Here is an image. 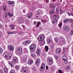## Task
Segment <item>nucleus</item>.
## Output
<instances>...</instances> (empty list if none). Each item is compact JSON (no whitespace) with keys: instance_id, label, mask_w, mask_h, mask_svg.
I'll use <instances>...</instances> for the list:
<instances>
[{"instance_id":"f257e3e1","label":"nucleus","mask_w":73,"mask_h":73,"mask_svg":"<svg viewBox=\"0 0 73 73\" xmlns=\"http://www.w3.org/2000/svg\"><path fill=\"white\" fill-rule=\"evenodd\" d=\"M5 56V57L7 60H9L11 58V57H12V54L10 53H7L6 54H5L4 56Z\"/></svg>"},{"instance_id":"f03ea898","label":"nucleus","mask_w":73,"mask_h":73,"mask_svg":"<svg viewBox=\"0 0 73 73\" xmlns=\"http://www.w3.org/2000/svg\"><path fill=\"white\" fill-rule=\"evenodd\" d=\"M36 48V46L35 44H31L29 47L30 49L31 52L34 51L35 50Z\"/></svg>"},{"instance_id":"7ed1b4c3","label":"nucleus","mask_w":73,"mask_h":73,"mask_svg":"<svg viewBox=\"0 0 73 73\" xmlns=\"http://www.w3.org/2000/svg\"><path fill=\"white\" fill-rule=\"evenodd\" d=\"M21 71L23 73H27L28 72V69L26 67H23L21 69Z\"/></svg>"},{"instance_id":"20e7f679","label":"nucleus","mask_w":73,"mask_h":73,"mask_svg":"<svg viewBox=\"0 0 73 73\" xmlns=\"http://www.w3.org/2000/svg\"><path fill=\"white\" fill-rule=\"evenodd\" d=\"M49 19L48 18H44L43 19H42L41 20V21L42 23H45L47 21H48Z\"/></svg>"},{"instance_id":"39448f33","label":"nucleus","mask_w":73,"mask_h":73,"mask_svg":"<svg viewBox=\"0 0 73 73\" xmlns=\"http://www.w3.org/2000/svg\"><path fill=\"white\" fill-rule=\"evenodd\" d=\"M8 48L9 50L13 51L14 50V49H15V47L11 45H10L8 46Z\"/></svg>"},{"instance_id":"423d86ee","label":"nucleus","mask_w":73,"mask_h":73,"mask_svg":"<svg viewBox=\"0 0 73 73\" xmlns=\"http://www.w3.org/2000/svg\"><path fill=\"white\" fill-rule=\"evenodd\" d=\"M47 38V41L50 42L53 41V39H52V37H51V35L49 36H48Z\"/></svg>"},{"instance_id":"0eeeda50","label":"nucleus","mask_w":73,"mask_h":73,"mask_svg":"<svg viewBox=\"0 0 73 73\" xmlns=\"http://www.w3.org/2000/svg\"><path fill=\"white\" fill-rule=\"evenodd\" d=\"M39 43L40 44L41 46H43V45L45 44V40L44 39L42 40H40L39 41Z\"/></svg>"},{"instance_id":"6e6552de","label":"nucleus","mask_w":73,"mask_h":73,"mask_svg":"<svg viewBox=\"0 0 73 73\" xmlns=\"http://www.w3.org/2000/svg\"><path fill=\"white\" fill-rule=\"evenodd\" d=\"M59 44H64L65 43V40L64 39L62 38L60 39L59 42Z\"/></svg>"},{"instance_id":"1a4fd4ad","label":"nucleus","mask_w":73,"mask_h":73,"mask_svg":"<svg viewBox=\"0 0 73 73\" xmlns=\"http://www.w3.org/2000/svg\"><path fill=\"white\" fill-rule=\"evenodd\" d=\"M64 28L65 31H70V28L67 26L64 25Z\"/></svg>"},{"instance_id":"9d476101","label":"nucleus","mask_w":73,"mask_h":73,"mask_svg":"<svg viewBox=\"0 0 73 73\" xmlns=\"http://www.w3.org/2000/svg\"><path fill=\"white\" fill-rule=\"evenodd\" d=\"M38 38L40 39L39 40H42L44 39V36L42 35H40L38 37Z\"/></svg>"},{"instance_id":"9b49d317","label":"nucleus","mask_w":73,"mask_h":73,"mask_svg":"<svg viewBox=\"0 0 73 73\" xmlns=\"http://www.w3.org/2000/svg\"><path fill=\"white\" fill-rule=\"evenodd\" d=\"M45 65L44 63H42V64L41 66L40 67V70L42 71L43 70V69L45 68Z\"/></svg>"},{"instance_id":"f8f14e48","label":"nucleus","mask_w":73,"mask_h":73,"mask_svg":"<svg viewBox=\"0 0 73 73\" xmlns=\"http://www.w3.org/2000/svg\"><path fill=\"white\" fill-rule=\"evenodd\" d=\"M40 64V59L37 58L36 62V65H39Z\"/></svg>"},{"instance_id":"ddd939ff","label":"nucleus","mask_w":73,"mask_h":73,"mask_svg":"<svg viewBox=\"0 0 73 73\" xmlns=\"http://www.w3.org/2000/svg\"><path fill=\"white\" fill-rule=\"evenodd\" d=\"M50 8H52V9H54L56 8V5L53 4H50Z\"/></svg>"},{"instance_id":"4468645a","label":"nucleus","mask_w":73,"mask_h":73,"mask_svg":"<svg viewBox=\"0 0 73 73\" xmlns=\"http://www.w3.org/2000/svg\"><path fill=\"white\" fill-rule=\"evenodd\" d=\"M41 52V50L38 49H37L36 51V53L37 55L38 56L40 55V53Z\"/></svg>"},{"instance_id":"2eb2a0df","label":"nucleus","mask_w":73,"mask_h":73,"mask_svg":"<svg viewBox=\"0 0 73 73\" xmlns=\"http://www.w3.org/2000/svg\"><path fill=\"white\" fill-rule=\"evenodd\" d=\"M24 18H20L18 19V21L19 23H21V22L23 23L22 21H24Z\"/></svg>"},{"instance_id":"dca6fc26","label":"nucleus","mask_w":73,"mask_h":73,"mask_svg":"<svg viewBox=\"0 0 73 73\" xmlns=\"http://www.w3.org/2000/svg\"><path fill=\"white\" fill-rule=\"evenodd\" d=\"M62 50L61 48H57L56 50V53H58V54H59L61 51Z\"/></svg>"},{"instance_id":"f3484780","label":"nucleus","mask_w":73,"mask_h":73,"mask_svg":"<svg viewBox=\"0 0 73 73\" xmlns=\"http://www.w3.org/2000/svg\"><path fill=\"white\" fill-rule=\"evenodd\" d=\"M70 19H64L63 21V23H70Z\"/></svg>"},{"instance_id":"a211bd4d","label":"nucleus","mask_w":73,"mask_h":73,"mask_svg":"<svg viewBox=\"0 0 73 73\" xmlns=\"http://www.w3.org/2000/svg\"><path fill=\"white\" fill-rule=\"evenodd\" d=\"M33 62V60H30L28 61V64L29 65H32Z\"/></svg>"},{"instance_id":"6ab92c4d","label":"nucleus","mask_w":73,"mask_h":73,"mask_svg":"<svg viewBox=\"0 0 73 73\" xmlns=\"http://www.w3.org/2000/svg\"><path fill=\"white\" fill-rule=\"evenodd\" d=\"M17 58L16 57H15L13 60V62L14 64H16L17 63Z\"/></svg>"},{"instance_id":"aec40b11","label":"nucleus","mask_w":73,"mask_h":73,"mask_svg":"<svg viewBox=\"0 0 73 73\" xmlns=\"http://www.w3.org/2000/svg\"><path fill=\"white\" fill-rule=\"evenodd\" d=\"M3 9L5 11H7V7L6 5H4L3 6Z\"/></svg>"},{"instance_id":"412c9836","label":"nucleus","mask_w":73,"mask_h":73,"mask_svg":"<svg viewBox=\"0 0 73 73\" xmlns=\"http://www.w3.org/2000/svg\"><path fill=\"white\" fill-rule=\"evenodd\" d=\"M61 10V8L59 7H58L56 8V12H57L58 13H59V11H60Z\"/></svg>"},{"instance_id":"4be33fe9","label":"nucleus","mask_w":73,"mask_h":73,"mask_svg":"<svg viewBox=\"0 0 73 73\" xmlns=\"http://www.w3.org/2000/svg\"><path fill=\"white\" fill-rule=\"evenodd\" d=\"M38 15H40V14H42V11L41 10H39L38 11Z\"/></svg>"},{"instance_id":"5701e85b","label":"nucleus","mask_w":73,"mask_h":73,"mask_svg":"<svg viewBox=\"0 0 73 73\" xmlns=\"http://www.w3.org/2000/svg\"><path fill=\"white\" fill-rule=\"evenodd\" d=\"M62 59H63L64 61H65V60H67L68 58L66 56H64L62 57Z\"/></svg>"},{"instance_id":"b1692460","label":"nucleus","mask_w":73,"mask_h":73,"mask_svg":"<svg viewBox=\"0 0 73 73\" xmlns=\"http://www.w3.org/2000/svg\"><path fill=\"white\" fill-rule=\"evenodd\" d=\"M28 15L27 16V17L28 18H29V19L31 18V17H32V13H29Z\"/></svg>"},{"instance_id":"393cba45","label":"nucleus","mask_w":73,"mask_h":73,"mask_svg":"<svg viewBox=\"0 0 73 73\" xmlns=\"http://www.w3.org/2000/svg\"><path fill=\"white\" fill-rule=\"evenodd\" d=\"M54 11H55L54 9L50 10L49 11L50 14V15H53V14L54 13Z\"/></svg>"},{"instance_id":"a878e982","label":"nucleus","mask_w":73,"mask_h":73,"mask_svg":"<svg viewBox=\"0 0 73 73\" xmlns=\"http://www.w3.org/2000/svg\"><path fill=\"white\" fill-rule=\"evenodd\" d=\"M9 64L10 65L11 67H13L14 66L13 64V63H12L11 61H9Z\"/></svg>"},{"instance_id":"bb28decb","label":"nucleus","mask_w":73,"mask_h":73,"mask_svg":"<svg viewBox=\"0 0 73 73\" xmlns=\"http://www.w3.org/2000/svg\"><path fill=\"white\" fill-rule=\"evenodd\" d=\"M8 3L10 5H12L14 4V1H8Z\"/></svg>"},{"instance_id":"cd10ccee","label":"nucleus","mask_w":73,"mask_h":73,"mask_svg":"<svg viewBox=\"0 0 73 73\" xmlns=\"http://www.w3.org/2000/svg\"><path fill=\"white\" fill-rule=\"evenodd\" d=\"M57 23V19H54L52 21V24H54V23Z\"/></svg>"},{"instance_id":"c85d7f7f","label":"nucleus","mask_w":73,"mask_h":73,"mask_svg":"<svg viewBox=\"0 0 73 73\" xmlns=\"http://www.w3.org/2000/svg\"><path fill=\"white\" fill-rule=\"evenodd\" d=\"M31 56L32 57H36V54L33 53H31Z\"/></svg>"},{"instance_id":"c756f323","label":"nucleus","mask_w":73,"mask_h":73,"mask_svg":"<svg viewBox=\"0 0 73 73\" xmlns=\"http://www.w3.org/2000/svg\"><path fill=\"white\" fill-rule=\"evenodd\" d=\"M45 49L46 52H47L48 51V49H49V47H48V46H45Z\"/></svg>"},{"instance_id":"7c9ffc66","label":"nucleus","mask_w":73,"mask_h":73,"mask_svg":"<svg viewBox=\"0 0 73 73\" xmlns=\"http://www.w3.org/2000/svg\"><path fill=\"white\" fill-rule=\"evenodd\" d=\"M4 72L5 73H8V70L7 68H5L4 69Z\"/></svg>"},{"instance_id":"2f4dec72","label":"nucleus","mask_w":73,"mask_h":73,"mask_svg":"<svg viewBox=\"0 0 73 73\" xmlns=\"http://www.w3.org/2000/svg\"><path fill=\"white\" fill-rule=\"evenodd\" d=\"M48 60L49 61H53V59H52V57L48 58Z\"/></svg>"},{"instance_id":"473e14b6","label":"nucleus","mask_w":73,"mask_h":73,"mask_svg":"<svg viewBox=\"0 0 73 73\" xmlns=\"http://www.w3.org/2000/svg\"><path fill=\"white\" fill-rule=\"evenodd\" d=\"M56 73H62V72L61 70L59 69L57 71Z\"/></svg>"},{"instance_id":"72a5a7b5","label":"nucleus","mask_w":73,"mask_h":73,"mask_svg":"<svg viewBox=\"0 0 73 73\" xmlns=\"http://www.w3.org/2000/svg\"><path fill=\"white\" fill-rule=\"evenodd\" d=\"M10 27H11V29H14L15 28V25H11L10 26Z\"/></svg>"},{"instance_id":"f704fd0d","label":"nucleus","mask_w":73,"mask_h":73,"mask_svg":"<svg viewBox=\"0 0 73 73\" xmlns=\"http://www.w3.org/2000/svg\"><path fill=\"white\" fill-rule=\"evenodd\" d=\"M15 69L17 70H19V69H20V66L18 65L17 66H16L15 67Z\"/></svg>"},{"instance_id":"c9c22d12","label":"nucleus","mask_w":73,"mask_h":73,"mask_svg":"<svg viewBox=\"0 0 73 73\" xmlns=\"http://www.w3.org/2000/svg\"><path fill=\"white\" fill-rule=\"evenodd\" d=\"M54 19H56V20H57V19H58V16H57V15H54Z\"/></svg>"},{"instance_id":"e433bc0d","label":"nucleus","mask_w":73,"mask_h":73,"mask_svg":"<svg viewBox=\"0 0 73 73\" xmlns=\"http://www.w3.org/2000/svg\"><path fill=\"white\" fill-rule=\"evenodd\" d=\"M8 15L9 17H12V16H13V14H12L10 12H9L8 13Z\"/></svg>"},{"instance_id":"4c0bfd02","label":"nucleus","mask_w":73,"mask_h":73,"mask_svg":"<svg viewBox=\"0 0 73 73\" xmlns=\"http://www.w3.org/2000/svg\"><path fill=\"white\" fill-rule=\"evenodd\" d=\"M3 49H2V48H0V54H1V53H3Z\"/></svg>"},{"instance_id":"58836bf2","label":"nucleus","mask_w":73,"mask_h":73,"mask_svg":"<svg viewBox=\"0 0 73 73\" xmlns=\"http://www.w3.org/2000/svg\"><path fill=\"white\" fill-rule=\"evenodd\" d=\"M54 40H55V41L56 42H57L58 41V39L57 38H54Z\"/></svg>"},{"instance_id":"ea45409f","label":"nucleus","mask_w":73,"mask_h":73,"mask_svg":"<svg viewBox=\"0 0 73 73\" xmlns=\"http://www.w3.org/2000/svg\"><path fill=\"white\" fill-rule=\"evenodd\" d=\"M52 63H53V61H49L48 62V64L50 65H52Z\"/></svg>"},{"instance_id":"a19ab883","label":"nucleus","mask_w":73,"mask_h":73,"mask_svg":"<svg viewBox=\"0 0 73 73\" xmlns=\"http://www.w3.org/2000/svg\"><path fill=\"white\" fill-rule=\"evenodd\" d=\"M41 24V22H38L37 24L36 25V27H39V25Z\"/></svg>"},{"instance_id":"79ce46f5","label":"nucleus","mask_w":73,"mask_h":73,"mask_svg":"<svg viewBox=\"0 0 73 73\" xmlns=\"http://www.w3.org/2000/svg\"><path fill=\"white\" fill-rule=\"evenodd\" d=\"M25 23L26 24H28L29 23V20L28 19H27L25 21Z\"/></svg>"},{"instance_id":"37998d69","label":"nucleus","mask_w":73,"mask_h":73,"mask_svg":"<svg viewBox=\"0 0 73 73\" xmlns=\"http://www.w3.org/2000/svg\"><path fill=\"white\" fill-rule=\"evenodd\" d=\"M22 53H23V51H20V52H19L17 54V55H21V54Z\"/></svg>"},{"instance_id":"c03bdc74","label":"nucleus","mask_w":73,"mask_h":73,"mask_svg":"<svg viewBox=\"0 0 73 73\" xmlns=\"http://www.w3.org/2000/svg\"><path fill=\"white\" fill-rule=\"evenodd\" d=\"M68 48L65 47L63 48V50L64 51H65V50H68Z\"/></svg>"},{"instance_id":"a18cd8bd","label":"nucleus","mask_w":73,"mask_h":73,"mask_svg":"<svg viewBox=\"0 0 73 73\" xmlns=\"http://www.w3.org/2000/svg\"><path fill=\"white\" fill-rule=\"evenodd\" d=\"M62 23H60L58 26L60 27V28H61V27H62Z\"/></svg>"},{"instance_id":"49530a36","label":"nucleus","mask_w":73,"mask_h":73,"mask_svg":"<svg viewBox=\"0 0 73 73\" xmlns=\"http://www.w3.org/2000/svg\"><path fill=\"white\" fill-rule=\"evenodd\" d=\"M15 70H12L10 72V73H15Z\"/></svg>"},{"instance_id":"de8ad7c7","label":"nucleus","mask_w":73,"mask_h":73,"mask_svg":"<svg viewBox=\"0 0 73 73\" xmlns=\"http://www.w3.org/2000/svg\"><path fill=\"white\" fill-rule=\"evenodd\" d=\"M18 50L19 51H20V52H21V51H23V50L22 49V48H19Z\"/></svg>"},{"instance_id":"09e8293b","label":"nucleus","mask_w":73,"mask_h":73,"mask_svg":"<svg viewBox=\"0 0 73 73\" xmlns=\"http://www.w3.org/2000/svg\"><path fill=\"white\" fill-rule=\"evenodd\" d=\"M51 48L52 49H53L54 48V46H53V45H51Z\"/></svg>"},{"instance_id":"8fccbe9b","label":"nucleus","mask_w":73,"mask_h":73,"mask_svg":"<svg viewBox=\"0 0 73 73\" xmlns=\"http://www.w3.org/2000/svg\"><path fill=\"white\" fill-rule=\"evenodd\" d=\"M26 41L27 42V43L28 44H30V43H31V41H30V40H26Z\"/></svg>"},{"instance_id":"3c124183","label":"nucleus","mask_w":73,"mask_h":73,"mask_svg":"<svg viewBox=\"0 0 73 73\" xmlns=\"http://www.w3.org/2000/svg\"><path fill=\"white\" fill-rule=\"evenodd\" d=\"M59 12H60V15H61L63 13V12L62 11V10H60L59 11Z\"/></svg>"},{"instance_id":"603ef678","label":"nucleus","mask_w":73,"mask_h":73,"mask_svg":"<svg viewBox=\"0 0 73 73\" xmlns=\"http://www.w3.org/2000/svg\"><path fill=\"white\" fill-rule=\"evenodd\" d=\"M13 34H16V33L14 31L11 32V35H12Z\"/></svg>"},{"instance_id":"864d4df0","label":"nucleus","mask_w":73,"mask_h":73,"mask_svg":"<svg viewBox=\"0 0 73 73\" xmlns=\"http://www.w3.org/2000/svg\"><path fill=\"white\" fill-rule=\"evenodd\" d=\"M64 63L65 64H66L68 63V61H67V60H64Z\"/></svg>"},{"instance_id":"5fc2aeb1","label":"nucleus","mask_w":73,"mask_h":73,"mask_svg":"<svg viewBox=\"0 0 73 73\" xmlns=\"http://www.w3.org/2000/svg\"><path fill=\"white\" fill-rule=\"evenodd\" d=\"M70 35H73V30H72V31L70 33Z\"/></svg>"},{"instance_id":"6e6d98bb","label":"nucleus","mask_w":73,"mask_h":73,"mask_svg":"<svg viewBox=\"0 0 73 73\" xmlns=\"http://www.w3.org/2000/svg\"><path fill=\"white\" fill-rule=\"evenodd\" d=\"M7 34H8V35H11V32H10L9 31H8L7 32Z\"/></svg>"},{"instance_id":"4d7b16f0","label":"nucleus","mask_w":73,"mask_h":73,"mask_svg":"<svg viewBox=\"0 0 73 73\" xmlns=\"http://www.w3.org/2000/svg\"><path fill=\"white\" fill-rule=\"evenodd\" d=\"M19 33V35H20V36H21V35H23V33L22 32Z\"/></svg>"},{"instance_id":"13d9d810","label":"nucleus","mask_w":73,"mask_h":73,"mask_svg":"<svg viewBox=\"0 0 73 73\" xmlns=\"http://www.w3.org/2000/svg\"><path fill=\"white\" fill-rule=\"evenodd\" d=\"M68 15H69V16H70V15H71V16H73V14L72 13H71V14H70H70H69V13H68Z\"/></svg>"},{"instance_id":"bf43d9fd","label":"nucleus","mask_w":73,"mask_h":73,"mask_svg":"<svg viewBox=\"0 0 73 73\" xmlns=\"http://www.w3.org/2000/svg\"><path fill=\"white\" fill-rule=\"evenodd\" d=\"M27 43V40H26V41H24L23 42V44H25H25H26Z\"/></svg>"},{"instance_id":"052dcab7","label":"nucleus","mask_w":73,"mask_h":73,"mask_svg":"<svg viewBox=\"0 0 73 73\" xmlns=\"http://www.w3.org/2000/svg\"><path fill=\"white\" fill-rule=\"evenodd\" d=\"M18 50H19L17 49L16 50V53L17 54L18 53H19Z\"/></svg>"},{"instance_id":"680f3d73","label":"nucleus","mask_w":73,"mask_h":73,"mask_svg":"<svg viewBox=\"0 0 73 73\" xmlns=\"http://www.w3.org/2000/svg\"><path fill=\"white\" fill-rule=\"evenodd\" d=\"M55 58H56V59H58V57L57 56H55Z\"/></svg>"},{"instance_id":"e2e57ef3","label":"nucleus","mask_w":73,"mask_h":73,"mask_svg":"<svg viewBox=\"0 0 73 73\" xmlns=\"http://www.w3.org/2000/svg\"><path fill=\"white\" fill-rule=\"evenodd\" d=\"M69 67H66V70H69Z\"/></svg>"},{"instance_id":"0e129e2a","label":"nucleus","mask_w":73,"mask_h":73,"mask_svg":"<svg viewBox=\"0 0 73 73\" xmlns=\"http://www.w3.org/2000/svg\"><path fill=\"white\" fill-rule=\"evenodd\" d=\"M3 34H2V33L0 32V37H1L2 35Z\"/></svg>"},{"instance_id":"69168bd1","label":"nucleus","mask_w":73,"mask_h":73,"mask_svg":"<svg viewBox=\"0 0 73 73\" xmlns=\"http://www.w3.org/2000/svg\"><path fill=\"white\" fill-rule=\"evenodd\" d=\"M0 73H3V70H1L0 71Z\"/></svg>"},{"instance_id":"338daca9","label":"nucleus","mask_w":73,"mask_h":73,"mask_svg":"<svg viewBox=\"0 0 73 73\" xmlns=\"http://www.w3.org/2000/svg\"><path fill=\"white\" fill-rule=\"evenodd\" d=\"M48 68H49V67H48V66H46V69H48Z\"/></svg>"},{"instance_id":"774afa93","label":"nucleus","mask_w":73,"mask_h":73,"mask_svg":"<svg viewBox=\"0 0 73 73\" xmlns=\"http://www.w3.org/2000/svg\"><path fill=\"white\" fill-rule=\"evenodd\" d=\"M49 0H46V3H49Z\"/></svg>"}]
</instances>
